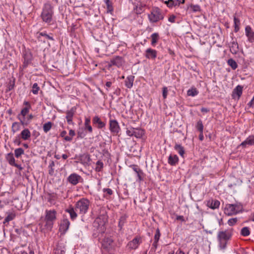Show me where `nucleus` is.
<instances>
[{
  "mask_svg": "<svg viewBox=\"0 0 254 254\" xmlns=\"http://www.w3.org/2000/svg\"><path fill=\"white\" fill-rule=\"evenodd\" d=\"M15 217V214L13 212H9L7 213V216L5 217L3 224L8 223L9 221L12 220Z\"/></svg>",
  "mask_w": 254,
  "mask_h": 254,
  "instance_id": "nucleus-32",
  "label": "nucleus"
},
{
  "mask_svg": "<svg viewBox=\"0 0 254 254\" xmlns=\"http://www.w3.org/2000/svg\"><path fill=\"white\" fill-rule=\"evenodd\" d=\"M66 131L65 130H64L63 131L61 132V136L62 137H64V139L67 141H70L72 140V138L71 137H69L68 136H66Z\"/></svg>",
  "mask_w": 254,
  "mask_h": 254,
  "instance_id": "nucleus-46",
  "label": "nucleus"
},
{
  "mask_svg": "<svg viewBox=\"0 0 254 254\" xmlns=\"http://www.w3.org/2000/svg\"><path fill=\"white\" fill-rule=\"evenodd\" d=\"M134 10L136 14H141L144 11V7L142 5L139 4V5H137Z\"/></svg>",
  "mask_w": 254,
  "mask_h": 254,
  "instance_id": "nucleus-43",
  "label": "nucleus"
},
{
  "mask_svg": "<svg viewBox=\"0 0 254 254\" xmlns=\"http://www.w3.org/2000/svg\"><path fill=\"white\" fill-rule=\"evenodd\" d=\"M93 122L94 124L97 125V127L99 128H102L105 125L104 123L102 122L100 119L97 116H96L93 118Z\"/></svg>",
  "mask_w": 254,
  "mask_h": 254,
  "instance_id": "nucleus-29",
  "label": "nucleus"
},
{
  "mask_svg": "<svg viewBox=\"0 0 254 254\" xmlns=\"http://www.w3.org/2000/svg\"><path fill=\"white\" fill-rule=\"evenodd\" d=\"M176 219L177 220H181V221H185V219L183 216L179 215L177 216Z\"/></svg>",
  "mask_w": 254,
  "mask_h": 254,
  "instance_id": "nucleus-60",
  "label": "nucleus"
},
{
  "mask_svg": "<svg viewBox=\"0 0 254 254\" xmlns=\"http://www.w3.org/2000/svg\"><path fill=\"white\" fill-rule=\"evenodd\" d=\"M168 88L166 86L163 87L162 88V95L164 99H166L168 95Z\"/></svg>",
  "mask_w": 254,
  "mask_h": 254,
  "instance_id": "nucleus-50",
  "label": "nucleus"
},
{
  "mask_svg": "<svg viewBox=\"0 0 254 254\" xmlns=\"http://www.w3.org/2000/svg\"><path fill=\"white\" fill-rule=\"evenodd\" d=\"M103 168V163L100 161H98L96 163L95 168V171L97 172H100Z\"/></svg>",
  "mask_w": 254,
  "mask_h": 254,
  "instance_id": "nucleus-40",
  "label": "nucleus"
},
{
  "mask_svg": "<svg viewBox=\"0 0 254 254\" xmlns=\"http://www.w3.org/2000/svg\"><path fill=\"white\" fill-rule=\"evenodd\" d=\"M148 18L150 23H156L163 20L164 18V15L159 8L155 7L151 9L150 13L148 14Z\"/></svg>",
  "mask_w": 254,
  "mask_h": 254,
  "instance_id": "nucleus-3",
  "label": "nucleus"
},
{
  "mask_svg": "<svg viewBox=\"0 0 254 254\" xmlns=\"http://www.w3.org/2000/svg\"><path fill=\"white\" fill-rule=\"evenodd\" d=\"M67 180L71 184L76 185L82 180V178L79 175L73 173L69 176Z\"/></svg>",
  "mask_w": 254,
  "mask_h": 254,
  "instance_id": "nucleus-13",
  "label": "nucleus"
},
{
  "mask_svg": "<svg viewBox=\"0 0 254 254\" xmlns=\"http://www.w3.org/2000/svg\"><path fill=\"white\" fill-rule=\"evenodd\" d=\"M241 235L244 237H247L250 235V231L248 227H243L241 230Z\"/></svg>",
  "mask_w": 254,
  "mask_h": 254,
  "instance_id": "nucleus-36",
  "label": "nucleus"
},
{
  "mask_svg": "<svg viewBox=\"0 0 254 254\" xmlns=\"http://www.w3.org/2000/svg\"><path fill=\"white\" fill-rule=\"evenodd\" d=\"M176 254H185V253L182 250H179L176 252Z\"/></svg>",
  "mask_w": 254,
  "mask_h": 254,
  "instance_id": "nucleus-64",
  "label": "nucleus"
},
{
  "mask_svg": "<svg viewBox=\"0 0 254 254\" xmlns=\"http://www.w3.org/2000/svg\"><path fill=\"white\" fill-rule=\"evenodd\" d=\"M53 13V7L51 4L49 3H45L41 13L43 21L46 23H50L52 21Z\"/></svg>",
  "mask_w": 254,
  "mask_h": 254,
  "instance_id": "nucleus-2",
  "label": "nucleus"
},
{
  "mask_svg": "<svg viewBox=\"0 0 254 254\" xmlns=\"http://www.w3.org/2000/svg\"><path fill=\"white\" fill-rule=\"evenodd\" d=\"M227 64L233 70L236 69L238 67L237 63L233 59H229L227 61Z\"/></svg>",
  "mask_w": 254,
  "mask_h": 254,
  "instance_id": "nucleus-34",
  "label": "nucleus"
},
{
  "mask_svg": "<svg viewBox=\"0 0 254 254\" xmlns=\"http://www.w3.org/2000/svg\"><path fill=\"white\" fill-rule=\"evenodd\" d=\"M57 212L55 210L46 211V225L47 230H51L53 227V222L56 219Z\"/></svg>",
  "mask_w": 254,
  "mask_h": 254,
  "instance_id": "nucleus-5",
  "label": "nucleus"
},
{
  "mask_svg": "<svg viewBox=\"0 0 254 254\" xmlns=\"http://www.w3.org/2000/svg\"><path fill=\"white\" fill-rule=\"evenodd\" d=\"M20 129V126L19 123L17 122H14L12 125V131L13 133H15Z\"/></svg>",
  "mask_w": 254,
  "mask_h": 254,
  "instance_id": "nucleus-38",
  "label": "nucleus"
},
{
  "mask_svg": "<svg viewBox=\"0 0 254 254\" xmlns=\"http://www.w3.org/2000/svg\"><path fill=\"white\" fill-rule=\"evenodd\" d=\"M174 149L178 152V153L182 157H184L185 154V150L183 146L181 144H176L174 146Z\"/></svg>",
  "mask_w": 254,
  "mask_h": 254,
  "instance_id": "nucleus-28",
  "label": "nucleus"
},
{
  "mask_svg": "<svg viewBox=\"0 0 254 254\" xmlns=\"http://www.w3.org/2000/svg\"><path fill=\"white\" fill-rule=\"evenodd\" d=\"M52 126V124L50 122L45 124L43 126V130L44 132L47 133L48 131H49L51 129Z\"/></svg>",
  "mask_w": 254,
  "mask_h": 254,
  "instance_id": "nucleus-41",
  "label": "nucleus"
},
{
  "mask_svg": "<svg viewBox=\"0 0 254 254\" xmlns=\"http://www.w3.org/2000/svg\"><path fill=\"white\" fill-rule=\"evenodd\" d=\"M245 30L246 36L248 38V41L250 43L254 42V32L252 27L250 25H247L246 26Z\"/></svg>",
  "mask_w": 254,
  "mask_h": 254,
  "instance_id": "nucleus-11",
  "label": "nucleus"
},
{
  "mask_svg": "<svg viewBox=\"0 0 254 254\" xmlns=\"http://www.w3.org/2000/svg\"><path fill=\"white\" fill-rule=\"evenodd\" d=\"M136 174H137L138 180L139 181H142L143 180L142 176L143 175V173L142 171L140 169H139V170L136 173Z\"/></svg>",
  "mask_w": 254,
  "mask_h": 254,
  "instance_id": "nucleus-51",
  "label": "nucleus"
},
{
  "mask_svg": "<svg viewBox=\"0 0 254 254\" xmlns=\"http://www.w3.org/2000/svg\"><path fill=\"white\" fill-rule=\"evenodd\" d=\"M151 44L152 46H155L156 43L159 39V35L158 33H154L151 35Z\"/></svg>",
  "mask_w": 254,
  "mask_h": 254,
  "instance_id": "nucleus-27",
  "label": "nucleus"
},
{
  "mask_svg": "<svg viewBox=\"0 0 254 254\" xmlns=\"http://www.w3.org/2000/svg\"><path fill=\"white\" fill-rule=\"evenodd\" d=\"M69 136L71 137L72 138V137L75 135L74 131L72 129H70L69 131Z\"/></svg>",
  "mask_w": 254,
  "mask_h": 254,
  "instance_id": "nucleus-59",
  "label": "nucleus"
},
{
  "mask_svg": "<svg viewBox=\"0 0 254 254\" xmlns=\"http://www.w3.org/2000/svg\"><path fill=\"white\" fill-rule=\"evenodd\" d=\"M144 55L146 59L155 60L157 56V52L154 49L149 48L145 50Z\"/></svg>",
  "mask_w": 254,
  "mask_h": 254,
  "instance_id": "nucleus-9",
  "label": "nucleus"
},
{
  "mask_svg": "<svg viewBox=\"0 0 254 254\" xmlns=\"http://www.w3.org/2000/svg\"><path fill=\"white\" fill-rule=\"evenodd\" d=\"M120 130L118 122L115 120H112V135H117Z\"/></svg>",
  "mask_w": 254,
  "mask_h": 254,
  "instance_id": "nucleus-22",
  "label": "nucleus"
},
{
  "mask_svg": "<svg viewBox=\"0 0 254 254\" xmlns=\"http://www.w3.org/2000/svg\"><path fill=\"white\" fill-rule=\"evenodd\" d=\"M40 90V87H39L38 84L37 83H35L32 86V92L36 95L38 93L39 91Z\"/></svg>",
  "mask_w": 254,
  "mask_h": 254,
  "instance_id": "nucleus-45",
  "label": "nucleus"
},
{
  "mask_svg": "<svg viewBox=\"0 0 254 254\" xmlns=\"http://www.w3.org/2000/svg\"><path fill=\"white\" fill-rule=\"evenodd\" d=\"M238 221V218H231L228 220V224L229 226H233L235 225Z\"/></svg>",
  "mask_w": 254,
  "mask_h": 254,
  "instance_id": "nucleus-49",
  "label": "nucleus"
},
{
  "mask_svg": "<svg viewBox=\"0 0 254 254\" xmlns=\"http://www.w3.org/2000/svg\"><path fill=\"white\" fill-rule=\"evenodd\" d=\"M230 50L232 54H236L239 52V46L236 41H233L230 43Z\"/></svg>",
  "mask_w": 254,
  "mask_h": 254,
  "instance_id": "nucleus-18",
  "label": "nucleus"
},
{
  "mask_svg": "<svg viewBox=\"0 0 254 254\" xmlns=\"http://www.w3.org/2000/svg\"><path fill=\"white\" fill-rule=\"evenodd\" d=\"M126 218L125 216H122L120 217V220L119 222V226L120 227V229L122 228V227L124 226L125 222H126Z\"/></svg>",
  "mask_w": 254,
  "mask_h": 254,
  "instance_id": "nucleus-48",
  "label": "nucleus"
},
{
  "mask_svg": "<svg viewBox=\"0 0 254 254\" xmlns=\"http://www.w3.org/2000/svg\"><path fill=\"white\" fill-rule=\"evenodd\" d=\"M234 31L235 32H237L239 31L240 29L239 25L240 24V21L239 18L236 17H234Z\"/></svg>",
  "mask_w": 254,
  "mask_h": 254,
  "instance_id": "nucleus-35",
  "label": "nucleus"
},
{
  "mask_svg": "<svg viewBox=\"0 0 254 254\" xmlns=\"http://www.w3.org/2000/svg\"><path fill=\"white\" fill-rule=\"evenodd\" d=\"M141 238L139 237H136L132 241L128 242L127 246L131 250L136 249L141 243Z\"/></svg>",
  "mask_w": 254,
  "mask_h": 254,
  "instance_id": "nucleus-12",
  "label": "nucleus"
},
{
  "mask_svg": "<svg viewBox=\"0 0 254 254\" xmlns=\"http://www.w3.org/2000/svg\"><path fill=\"white\" fill-rule=\"evenodd\" d=\"M123 63V60L120 57H117L115 59L112 60V64L116 65L118 67L121 66Z\"/></svg>",
  "mask_w": 254,
  "mask_h": 254,
  "instance_id": "nucleus-30",
  "label": "nucleus"
},
{
  "mask_svg": "<svg viewBox=\"0 0 254 254\" xmlns=\"http://www.w3.org/2000/svg\"><path fill=\"white\" fill-rule=\"evenodd\" d=\"M252 146H254V134L248 136L246 139L239 145V146H241L243 148Z\"/></svg>",
  "mask_w": 254,
  "mask_h": 254,
  "instance_id": "nucleus-8",
  "label": "nucleus"
},
{
  "mask_svg": "<svg viewBox=\"0 0 254 254\" xmlns=\"http://www.w3.org/2000/svg\"><path fill=\"white\" fill-rule=\"evenodd\" d=\"M107 222V218L105 216H100L97 217L94 222V224L98 225V226H102L105 225Z\"/></svg>",
  "mask_w": 254,
  "mask_h": 254,
  "instance_id": "nucleus-20",
  "label": "nucleus"
},
{
  "mask_svg": "<svg viewBox=\"0 0 254 254\" xmlns=\"http://www.w3.org/2000/svg\"><path fill=\"white\" fill-rule=\"evenodd\" d=\"M40 36H44L47 39H51V40H53V39L52 37H50V36H49L48 35H47L45 33H43V32L40 33L39 34V36H38L39 38H40Z\"/></svg>",
  "mask_w": 254,
  "mask_h": 254,
  "instance_id": "nucleus-53",
  "label": "nucleus"
},
{
  "mask_svg": "<svg viewBox=\"0 0 254 254\" xmlns=\"http://www.w3.org/2000/svg\"><path fill=\"white\" fill-rule=\"evenodd\" d=\"M135 128L131 127H127L126 130L127 134L129 136H133V132Z\"/></svg>",
  "mask_w": 254,
  "mask_h": 254,
  "instance_id": "nucleus-47",
  "label": "nucleus"
},
{
  "mask_svg": "<svg viewBox=\"0 0 254 254\" xmlns=\"http://www.w3.org/2000/svg\"><path fill=\"white\" fill-rule=\"evenodd\" d=\"M248 106L251 108H254V96L251 101L248 104Z\"/></svg>",
  "mask_w": 254,
  "mask_h": 254,
  "instance_id": "nucleus-57",
  "label": "nucleus"
},
{
  "mask_svg": "<svg viewBox=\"0 0 254 254\" xmlns=\"http://www.w3.org/2000/svg\"><path fill=\"white\" fill-rule=\"evenodd\" d=\"M201 111L202 112V113H208L209 112V109H208V108H202L201 109Z\"/></svg>",
  "mask_w": 254,
  "mask_h": 254,
  "instance_id": "nucleus-62",
  "label": "nucleus"
},
{
  "mask_svg": "<svg viewBox=\"0 0 254 254\" xmlns=\"http://www.w3.org/2000/svg\"><path fill=\"white\" fill-rule=\"evenodd\" d=\"M90 161V157L87 154H83L80 157V162L84 165H87Z\"/></svg>",
  "mask_w": 254,
  "mask_h": 254,
  "instance_id": "nucleus-26",
  "label": "nucleus"
},
{
  "mask_svg": "<svg viewBox=\"0 0 254 254\" xmlns=\"http://www.w3.org/2000/svg\"><path fill=\"white\" fill-rule=\"evenodd\" d=\"M70 222L67 219H64L62 221L60 226V231L64 234L69 228Z\"/></svg>",
  "mask_w": 254,
  "mask_h": 254,
  "instance_id": "nucleus-14",
  "label": "nucleus"
},
{
  "mask_svg": "<svg viewBox=\"0 0 254 254\" xmlns=\"http://www.w3.org/2000/svg\"><path fill=\"white\" fill-rule=\"evenodd\" d=\"M89 201L85 198H82L78 200L75 205V210L81 214H85L88 209Z\"/></svg>",
  "mask_w": 254,
  "mask_h": 254,
  "instance_id": "nucleus-4",
  "label": "nucleus"
},
{
  "mask_svg": "<svg viewBox=\"0 0 254 254\" xmlns=\"http://www.w3.org/2000/svg\"><path fill=\"white\" fill-rule=\"evenodd\" d=\"M134 76L133 75H129L127 76L125 80V85L128 88H131L133 85Z\"/></svg>",
  "mask_w": 254,
  "mask_h": 254,
  "instance_id": "nucleus-24",
  "label": "nucleus"
},
{
  "mask_svg": "<svg viewBox=\"0 0 254 254\" xmlns=\"http://www.w3.org/2000/svg\"><path fill=\"white\" fill-rule=\"evenodd\" d=\"M23 105L25 106L24 107L25 108L31 109V108L30 103L28 101H24L23 102Z\"/></svg>",
  "mask_w": 254,
  "mask_h": 254,
  "instance_id": "nucleus-58",
  "label": "nucleus"
},
{
  "mask_svg": "<svg viewBox=\"0 0 254 254\" xmlns=\"http://www.w3.org/2000/svg\"><path fill=\"white\" fill-rule=\"evenodd\" d=\"M195 127L196 129L199 132V133H201V132L203 131L204 127L201 120H200L197 122Z\"/></svg>",
  "mask_w": 254,
  "mask_h": 254,
  "instance_id": "nucleus-37",
  "label": "nucleus"
},
{
  "mask_svg": "<svg viewBox=\"0 0 254 254\" xmlns=\"http://www.w3.org/2000/svg\"><path fill=\"white\" fill-rule=\"evenodd\" d=\"M168 163L171 166H176L179 162V158L176 154H171L168 157Z\"/></svg>",
  "mask_w": 254,
  "mask_h": 254,
  "instance_id": "nucleus-19",
  "label": "nucleus"
},
{
  "mask_svg": "<svg viewBox=\"0 0 254 254\" xmlns=\"http://www.w3.org/2000/svg\"><path fill=\"white\" fill-rule=\"evenodd\" d=\"M233 229L228 228L225 230L219 231L217 233V239L218 242V247L221 250L226 249L227 243L233 235Z\"/></svg>",
  "mask_w": 254,
  "mask_h": 254,
  "instance_id": "nucleus-1",
  "label": "nucleus"
},
{
  "mask_svg": "<svg viewBox=\"0 0 254 254\" xmlns=\"http://www.w3.org/2000/svg\"><path fill=\"white\" fill-rule=\"evenodd\" d=\"M199 139L200 141H202L204 139L203 132H201V133H199Z\"/></svg>",
  "mask_w": 254,
  "mask_h": 254,
  "instance_id": "nucleus-63",
  "label": "nucleus"
},
{
  "mask_svg": "<svg viewBox=\"0 0 254 254\" xmlns=\"http://www.w3.org/2000/svg\"><path fill=\"white\" fill-rule=\"evenodd\" d=\"M190 7L193 12L200 11L201 10L200 6L198 4H191L190 5Z\"/></svg>",
  "mask_w": 254,
  "mask_h": 254,
  "instance_id": "nucleus-42",
  "label": "nucleus"
},
{
  "mask_svg": "<svg viewBox=\"0 0 254 254\" xmlns=\"http://www.w3.org/2000/svg\"><path fill=\"white\" fill-rule=\"evenodd\" d=\"M104 1L106 3L107 6L108 7V12L111 11V10L110 9V5H109L110 0H104Z\"/></svg>",
  "mask_w": 254,
  "mask_h": 254,
  "instance_id": "nucleus-61",
  "label": "nucleus"
},
{
  "mask_svg": "<svg viewBox=\"0 0 254 254\" xmlns=\"http://www.w3.org/2000/svg\"><path fill=\"white\" fill-rule=\"evenodd\" d=\"M243 86L240 85H237L233 90L232 98L235 100H239L243 93Z\"/></svg>",
  "mask_w": 254,
  "mask_h": 254,
  "instance_id": "nucleus-7",
  "label": "nucleus"
},
{
  "mask_svg": "<svg viewBox=\"0 0 254 254\" xmlns=\"http://www.w3.org/2000/svg\"><path fill=\"white\" fill-rule=\"evenodd\" d=\"M24 153V150L21 148H18L14 150V154L16 157L19 158Z\"/></svg>",
  "mask_w": 254,
  "mask_h": 254,
  "instance_id": "nucleus-39",
  "label": "nucleus"
},
{
  "mask_svg": "<svg viewBox=\"0 0 254 254\" xmlns=\"http://www.w3.org/2000/svg\"><path fill=\"white\" fill-rule=\"evenodd\" d=\"M30 109L23 108L19 114L18 115L17 118L20 120V123L22 125H27L28 123L25 122L24 118L26 115L29 112Z\"/></svg>",
  "mask_w": 254,
  "mask_h": 254,
  "instance_id": "nucleus-10",
  "label": "nucleus"
},
{
  "mask_svg": "<svg viewBox=\"0 0 254 254\" xmlns=\"http://www.w3.org/2000/svg\"><path fill=\"white\" fill-rule=\"evenodd\" d=\"M220 201L218 200H209L207 202V206L212 209L218 208L220 206Z\"/></svg>",
  "mask_w": 254,
  "mask_h": 254,
  "instance_id": "nucleus-17",
  "label": "nucleus"
},
{
  "mask_svg": "<svg viewBox=\"0 0 254 254\" xmlns=\"http://www.w3.org/2000/svg\"><path fill=\"white\" fill-rule=\"evenodd\" d=\"M55 254H64V251L60 249L57 248L55 250Z\"/></svg>",
  "mask_w": 254,
  "mask_h": 254,
  "instance_id": "nucleus-55",
  "label": "nucleus"
},
{
  "mask_svg": "<svg viewBox=\"0 0 254 254\" xmlns=\"http://www.w3.org/2000/svg\"><path fill=\"white\" fill-rule=\"evenodd\" d=\"M132 169L136 173L139 170V168L138 167V166L136 165H132L130 166Z\"/></svg>",
  "mask_w": 254,
  "mask_h": 254,
  "instance_id": "nucleus-56",
  "label": "nucleus"
},
{
  "mask_svg": "<svg viewBox=\"0 0 254 254\" xmlns=\"http://www.w3.org/2000/svg\"><path fill=\"white\" fill-rule=\"evenodd\" d=\"M198 91L195 88H191L187 91V95L189 96L194 97L198 94Z\"/></svg>",
  "mask_w": 254,
  "mask_h": 254,
  "instance_id": "nucleus-33",
  "label": "nucleus"
},
{
  "mask_svg": "<svg viewBox=\"0 0 254 254\" xmlns=\"http://www.w3.org/2000/svg\"><path fill=\"white\" fill-rule=\"evenodd\" d=\"M65 211L69 214L70 218L73 220L76 219L77 216L75 208L74 209L73 207H70L66 209Z\"/></svg>",
  "mask_w": 254,
  "mask_h": 254,
  "instance_id": "nucleus-25",
  "label": "nucleus"
},
{
  "mask_svg": "<svg viewBox=\"0 0 254 254\" xmlns=\"http://www.w3.org/2000/svg\"><path fill=\"white\" fill-rule=\"evenodd\" d=\"M144 133V130L142 128L139 127L135 128L133 132V136H135L136 138H140L142 137Z\"/></svg>",
  "mask_w": 254,
  "mask_h": 254,
  "instance_id": "nucleus-23",
  "label": "nucleus"
},
{
  "mask_svg": "<svg viewBox=\"0 0 254 254\" xmlns=\"http://www.w3.org/2000/svg\"><path fill=\"white\" fill-rule=\"evenodd\" d=\"M73 115H74V112L72 111H71V110L68 111L66 113V118H69V119L72 118V119Z\"/></svg>",
  "mask_w": 254,
  "mask_h": 254,
  "instance_id": "nucleus-52",
  "label": "nucleus"
},
{
  "mask_svg": "<svg viewBox=\"0 0 254 254\" xmlns=\"http://www.w3.org/2000/svg\"><path fill=\"white\" fill-rule=\"evenodd\" d=\"M20 136L24 140H28L30 138L31 132L28 128H25L21 132Z\"/></svg>",
  "mask_w": 254,
  "mask_h": 254,
  "instance_id": "nucleus-21",
  "label": "nucleus"
},
{
  "mask_svg": "<svg viewBox=\"0 0 254 254\" xmlns=\"http://www.w3.org/2000/svg\"><path fill=\"white\" fill-rule=\"evenodd\" d=\"M6 159L9 164L12 166L15 165V159L13 157V154L10 153L7 154Z\"/></svg>",
  "mask_w": 254,
  "mask_h": 254,
  "instance_id": "nucleus-31",
  "label": "nucleus"
},
{
  "mask_svg": "<svg viewBox=\"0 0 254 254\" xmlns=\"http://www.w3.org/2000/svg\"><path fill=\"white\" fill-rule=\"evenodd\" d=\"M180 5V0H170L169 8H172L173 6H179Z\"/></svg>",
  "mask_w": 254,
  "mask_h": 254,
  "instance_id": "nucleus-44",
  "label": "nucleus"
},
{
  "mask_svg": "<svg viewBox=\"0 0 254 254\" xmlns=\"http://www.w3.org/2000/svg\"><path fill=\"white\" fill-rule=\"evenodd\" d=\"M240 209V206L237 204H227L224 209V213L228 216H232L239 213Z\"/></svg>",
  "mask_w": 254,
  "mask_h": 254,
  "instance_id": "nucleus-6",
  "label": "nucleus"
},
{
  "mask_svg": "<svg viewBox=\"0 0 254 254\" xmlns=\"http://www.w3.org/2000/svg\"><path fill=\"white\" fill-rule=\"evenodd\" d=\"M102 248L107 252H110L111 248V240L110 238H105L102 242Z\"/></svg>",
  "mask_w": 254,
  "mask_h": 254,
  "instance_id": "nucleus-15",
  "label": "nucleus"
},
{
  "mask_svg": "<svg viewBox=\"0 0 254 254\" xmlns=\"http://www.w3.org/2000/svg\"><path fill=\"white\" fill-rule=\"evenodd\" d=\"M161 236L160 230L159 228H157L156 230L155 234L154 237V242L152 244V248L154 249L155 251L158 247V243L160 239V237Z\"/></svg>",
  "mask_w": 254,
  "mask_h": 254,
  "instance_id": "nucleus-16",
  "label": "nucleus"
},
{
  "mask_svg": "<svg viewBox=\"0 0 254 254\" xmlns=\"http://www.w3.org/2000/svg\"><path fill=\"white\" fill-rule=\"evenodd\" d=\"M175 19L176 16L172 14L169 16L168 18V21L171 23H174L175 22Z\"/></svg>",
  "mask_w": 254,
  "mask_h": 254,
  "instance_id": "nucleus-54",
  "label": "nucleus"
}]
</instances>
